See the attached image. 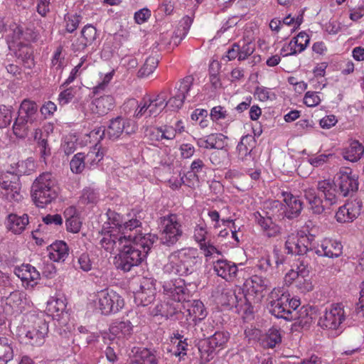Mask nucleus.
Masks as SVG:
<instances>
[{
    "mask_svg": "<svg viewBox=\"0 0 364 364\" xmlns=\"http://www.w3.org/2000/svg\"><path fill=\"white\" fill-rule=\"evenodd\" d=\"M364 154V146L358 141L354 140L342 151L343 157L350 162L358 161Z\"/></svg>",
    "mask_w": 364,
    "mask_h": 364,
    "instance_id": "obj_30",
    "label": "nucleus"
},
{
    "mask_svg": "<svg viewBox=\"0 0 364 364\" xmlns=\"http://www.w3.org/2000/svg\"><path fill=\"white\" fill-rule=\"evenodd\" d=\"M200 177L199 176L193 173L191 170L181 177L183 184L192 188L198 186L200 183Z\"/></svg>",
    "mask_w": 364,
    "mask_h": 364,
    "instance_id": "obj_58",
    "label": "nucleus"
},
{
    "mask_svg": "<svg viewBox=\"0 0 364 364\" xmlns=\"http://www.w3.org/2000/svg\"><path fill=\"white\" fill-rule=\"evenodd\" d=\"M70 166L73 173L76 174L81 173L87 167L85 154L80 152L75 154L70 161Z\"/></svg>",
    "mask_w": 364,
    "mask_h": 364,
    "instance_id": "obj_43",
    "label": "nucleus"
},
{
    "mask_svg": "<svg viewBox=\"0 0 364 364\" xmlns=\"http://www.w3.org/2000/svg\"><path fill=\"white\" fill-rule=\"evenodd\" d=\"M239 61L245 60L250 55H251L255 50V44L252 42H247L245 41H239Z\"/></svg>",
    "mask_w": 364,
    "mask_h": 364,
    "instance_id": "obj_47",
    "label": "nucleus"
},
{
    "mask_svg": "<svg viewBox=\"0 0 364 364\" xmlns=\"http://www.w3.org/2000/svg\"><path fill=\"white\" fill-rule=\"evenodd\" d=\"M28 321L31 324L28 326L26 338L32 346H42L48 333V322L43 315L38 316L34 314L29 315Z\"/></svg>",
    "mask_w": 364,
    "mask_h": 364,
    "instance_id": "obj_11",
    "label": "nucleus"
},
{
    "mask_svg": "<svg viewBox=\"0 0 364 364\" xmlns=\"http://www.w3.org/2000/svg\"><path fill=\"white\" fill-rule=\"evenodd\" d=\"M14 358L12 342L6 337H0V364H7Z\"/></svg>",
    "mask_w": 364,
    "mask_h": 364,
    "instance_id": "obj_37",
    "label": "nucleus"
},
{
    "mask_svg": "<svg viewBox=\"0 0 364 364\" xmlns=\"http://www.w3.org/2000/svg\"><path fill=\"white\" fill-rule=\"evenodd\" d=\"M302 269L301 270L300 277L296 284V287L303 293L309 292L313 290L314 286L309 277V270L306 269L304 262H301Z\"/></svg>",
    "mask_w": 364,
    "mask_h": 364,
    "instance_id": "obj_39",
    "label": "nucleus"
},
{
    "mask_svg": "<svg viewBox=\"0 0 364 364\" xmlns=\"http://www.w3.org/2000/svg\"><path fill=\"white\" fill-rule=\"evenodd\" d=\"M213 269L218 277L229 282L235 280L238 272L237 264L225 259H218L213 262Z\"/></svg>",
    "mask_w": 364,
    "mask_h": 364,
    "instance_id": "obj_18",
    "label": "nucleus"
},
{
    "mask_svg": "<svg viewBox=\"0 0 364 364\" xmlns=\"http://www.w3.org/2000/svg\"><path fill=\"white\" fill-rule=\"evenodd\" d=\"M281 194L287 205L285 208H283V205L278 200H274L272 203V208L273 209H277L278 212L282 210L281 213L277 214V217L279 218L286 217L288 219L297 218L301 214L303 209L301 200L289 192L282 191Z\"/></svg>",
    "mask_w": 364,
    "mask_h": 364,
    "instance_id": "obj_12",
    "label": "nucleus"
},
{
    "mask_svg": "<svg viewBox=\"0 0 364 364\" xmlns=\"http://www.w3.org/2000/svg\"><path fill=\"white\" fill-rule=\"evenodd\" d=\"M160 242L167 247L176 244L183 235L182 225L176 214L160 218Z\"/></svg>",
    "mask_w": 364,
    "mask_h": 364,
    "instance_id": "obj_7",
    "label": "nucleus"
},
{
    "mask_svg": "<svg viewBox=\"0 0 364 364\" xmlns=\"http://www.w3.org/2000/svg\"><path fill=\"white\" fill-rule=\"evenodd\" d=\"M23 161L18 164L17 171H6L0 174V186L2 189L3 196L10 201L18 202L22 200L23 196L21 193V183L20 176L24 172L19 169L23 166Z\"/></svg>",
    "mask_w": 364,
    "mask_h": 364,
    "instance_id": "obj_8",
    "label": "nucleus"
},
{
    "mask_svg": "<svg viewBox=\"0 0 364 364\" xmlns=\"http://www.w3.org/2000/svg\"><path fill=\"white\" fill-rule=\"evenodd\" d=\"M297 318L299 326L306 329L310 326L313 321V318L311 314L309 313V309L304 306L300 309Z\"/></svg>",
    "mask_w": 364,
    "mask_h": 364,
    "instance_id": "obj_48",
    "label": "nucleus"
},
{
    "mask_svg": "<svg viewBox=\"0 0 364 364\" xmlns=\"http://www.w3.org/2000/svg\"><path fill=\"white\" fill-rule=\"evenodd\" d=\"M346 320V313L341 304H334L326 309L323 315L321 316L318 325L322 328L336 330L341 328Z\"/></svg>",
    "mask_w": 364,
    "mask_h": 364,
    "instance_id": "obj_13",
    "label": "nucleus"
},
{
    "mask_svg": "<svg viewBox=\"0 0 364 364\" xmlns=\"http://www.w3.org/2000/svg\"><path fill=\"white\" fill-rule=\"evenodd\" d=\"M155 294L152 293V295H149L148 291L138 290L135 294V300L139 302V304L146 306L154 301L155 299Z\"/></svg>",
    "mask_w": 364,
    "mask_h": 364,
    "instance_id": "obj_51",
    "label": "nucleus"
},
{
    "mask_svg": "<svg viewBox=\"0 0 364 364\" xmlns=\"http://www.w3.org/2000/svg\"><path fill=\"white\" fill-rule=\"evenodd\" d=\"M28 216L27 214L18 215L15 213H10L6 219V228L14 234H21L28 225Z\"/></svg>",
    "mask_w": 364,
    "mask_h": 364,
    "instance_id": "obj_25",
    "label": "nucleus"
},
{
    "mask_svg": "<svg viewBox=\"0 0 364 364\" xmlns=\"http://www.w3.org/2000/svg\"><path fill=\"white\" fill-rule=\"evenodd\" d=\"M210 116L213 122L224 120L230 117L227 109L220 105L213 107L210 110Z\"/></svg>",
    "mask_w": 364,
    "mask_h": 364,
    "instance_id": "obj_52",
    "label": "nucleus"
},
{
    "mask_svg": "<svg viewBox=\"0 0 364 364\" xmlns=\"http://www.w3.org/2000/svg\"><path fill=\"white\" fill-rule=\"evenodd\" d=\"M102 159V155L100 154V151L97 150L96 148H94L85 154V163L87 167L89 168L96 165Z\"/></svg>",
    "mask_w": 364,
    "mask_h": 364,
    "instance_id": "obj_50",
    "label": "nucleus"
},
{
    "mask_svg": "<svg viewBox=\"0 0 364 364\" xmlns=\"http://www.w3.org/2000/svg\"><path fill=\"white\" fill-rule=\"evenodd\" d=\"M0 31L6 33L8 41L18 43L24 41L26 42H36L38 39V33L35 29L26 28L14 22L9 17L0 18Z\"/></svg>",
    "mask_w": 364,
    "mask_h": 364,
    "instance_id": "obj_6",
    "label": "nucleus"
},
{
    "mask_svg": "<svg viewBox=\"0 0 364 364\" xmlns=\"http://www.w3.org/2000/svg\"><path fill=\"white\" fill-rule=\"evenodd\" d=\"M223 304L235 308L238 307V305L242 301H245V294L241 289L236 290H227L222 294L221 296Z\"/></svg>",
    "mask_w": 364,
    "mask_h": 364,
    "instance_id": "obj_32",
    "label": "nucleus"
},
{
    "mask_svg": "<svg viewBox=\"0 0 364 364\" xmlns=\"http://www.w3.org/2000/svg\"><path fill=\"white\" fill-rule=\"evenodd\" d=\"M31 197L38 207L43 208L57 197L55 180L49 172L37 177L31 186Z\"/></svg>",
    "mask_w": 364,
    "mask_h": 364,
    "instance_id": "obj_4",
    "label": "nucleus"
},
{
    "mask_svg": "<svg viewBox=\"0 0 364 364\" xmlns=\"http://www.w3.org/2000/svg\"><path fill=\"white\" fill-rule=\"evenodd\" d=\"M304 198L307 200L309 208L314 214L320 215L326 210L331 209V205L326 204V201L321 198L315 189L306 188L304 190Z\"/></svg>",
    "mask_w": 364,
    "mask_h": 364,
    "instance_id": "obj_22",
    "label": "nucleus"
},
{
    "mask_svg": "<svg viewBox=\"0 0 364 364\" xmlns=\"http://www.w3.org/2000/svg\"><path fill=\"white\" fill-rule=\"evenodd\" d=\"M343 253V245L340 242L325 239L315 250V254L321 257L337 258Z\"/></svg>",
    "mask_w": 364,
    "mask_h": 364,
    "instance_id": "obj_21",
    "label": "nucleus"
},
{
    "mask_svg": "<svg viewBox=\"0 0 364 364\" xmlns=\"http://www.w3.org/2000/svg\"><path fill=\"white\" fill-rule=\"evenodd\" d=\"M63 47L58 46L55 50L52 59L50 70L54 77L61 75L64 67L65 66V54L63 53Z\"/></svg>",
    "mask_w": 364,
    "mask_h": 364,
    "instance_id": "obj_35",
    "label": "nucleus"
},
{
    "mask_svg": "<svg viewBox=\"0 0 364 364\" xmlns=\"http://www.w3.org/2000/svg\"><path fill=\"white\" fill-rule=\"evenodd\" d=\"M114 107V100L111 95H103L95 99L90 105L92 112L105 115Z\"/></svg>",
    "mask_w": 364,
    "mask_h": 364,
    "instance_id": "obj_26",
    "label": "nucleus"
},
{
    "mask_svg": "<svg viewBox=\"0 0 364 364\" xmlns=\"http://www.w3.org/2000/svg\"><path fill=\"white\" fill-rule=\"evenodd\" d=\"M237 150L238 151V158L242 162H244L246 165H249L250 162L252 161V157L251 155L252 150L242 144L240 146V141L237 146Z\"/></svg>",
    "mask_w": 364,
    "mask_h": 364,
    "instance_id": "obj_54",
    "label": "nucleus"
},
{
    "mask_svg": "<svg viewBox=\"0 0 364 364\" xmlns=\"http://www.w3.org/2000/svg\"><path fill=\"white\" fill-rule=\"evenodd\" d=\"M13 112L11 106L0 105V128H5L11 124Z\"/></svg>",
    "mask_w": 364,
    "mask_h": 364,
    "instance_id": "obj_45",
    "label": "nucleus"
},
{
    "mask_svg": "<svg viewBox=\"0 0 364 364\" xmlns=\"http://www.w3.org/2000/svg\"><path fill=\"white\" fill-rule=\"evenodd\" d=\"M68 255L69 249L64 241H56L50 245L49 257L54 262H64Z\"/></svg>",
    "mask_w": 364,
    "mask_h": 364,
    "instance_id": "obj_31",
    "label": "nucleus"
},
{
    "mask_svg": "<svg viewBox=\"0 0 364 364\" xmlns=\"http://www.w3.org/2000/svg\"><path fill=\"white\" fill-rule=\"evenodd\" d=\"M194 78L191 75H187L176 83L174 93L167 100L168 96V90L161 91L156 97H146L148 107L149 109V117H156L167 106L172 110L180 109L184 103L189 92L193 85Z\"/></svg>",
    "mask_w": 364,
    "mask_h": 364,
    "instance_id": "obj_2",
    "label": "nucleus"
},
{
    "mask_svg": "<svg viewBox=\"0 0 364 364\" xmlns=\"http://www.w3.org/2000/svg\"><path fill=\"white\" fill-rule=\"evenodd\" d=\"M164 291L175 301L181 302L186 300L188 294L186 292L184 281L175 280L174 282H166L164 284Z\"/></svg>",
    "mask_w": 364,
    "mask_h": 364,
    "instance_id": "obj_23",
    "label": "nucleus"
},
{
    "mask_svg": "<svg viewBox=\"0 0 364 364\" xmlns=\"http://www.w3.org/2000/svg\"><path fill=\"white\" fill-rule=\"evenodd\" d=\"M15 55L23 65L28 69H32L35 65L33 50L31 46L23 42L16 43Z\"/></svg>",
    "mask_w": 364,
    "mask_h": 364,
    "instance_id": "obj_24",
    "label": "nucleus"
},
{
    "mask_svg": "<svg viewBox=\"0 0 364 364\" xmlns=\"http://www.w3.org/2000/svg\"><path fill=\"white\" fill-rule=\"evenodd\" d=\"M333 157V154H320L308 159V162L314 167H319L326 164L330 158Z\"/></svg>",
    "mask_w": 364,
    "mask_h": 364,
    "instance_id": "obj_64",
    "label": "nucleus"
},
{
    "mask_svg": "<svg viewBox=\"0 0 364 364\" xmlns=\"http://www.w3.org/2000/svg\"><path fill=\"white\" fill-rule=\"evenodd\" d=\"M157 136V139H173L176 137V130L171 127H168L162 129L161 128L156 129L155 131Z\"/></svg>",
    "mask_w": 364,
    "mask_h": 364,
    "instance_id": "obj_60",
    "label": "nucleus"
},
{
    "mask_svg": "<svg viewBox=\"0 0 364 364\" xmlns=\"http://www.w3.org/2000/svg\"><path fill=\"white\" fill-rule=\"evenodd\" d=\"M187 311L190 318L193 321H201L207 316L204 304L200 300H193L190 305H188Z\"/></svg>",
    "mask_w": 364,
    "mask_h": 364,
    "instance_id": "obj_38",
    "label": "nucleus"
},
{
    "mask_svg": "<svg viewBox=\"0 0 364 364\" xmlns=\"http://www.w3.org/2000/svg\"><path fill=\"white\" fill-rule=\"evenodd\" d=\"M282 339L281 330L272 326L266 333L262 343L265 348H274L282 343Z\"/></svg>",
    "mask_w": 364,
    "mask_h": 364,
    "instance_id": "obj_36",
    "label": "nucleus"
},
{
    "mask_svg": "<svg viewBox=\"0 0 364 364\" xmlns=\"http://www.w3.org/2000/svg\"><path fill=\"white\" fill-rule=\"evenodd\" d=\"M37 146L40 153L41 159L44 162L51 155V149L46 139H39L37 143Z\"/></svg>",
    "mask_w": 364,
    "mask_h": 364,
    "instance_id": "obj_56",
    "label": "nucleus"
},
{
    "mask_svg": "<svg viewBox=\"0 0 364 364\" xmlns=\"http://www.w3.org/2000/svg\"><path fill=\"white\" fill-rule=\"evenodd\" d=\"M358 178L349 168H342L338 173L336 186L338 187L339 195L346 197L358 189Z\"/></svg>",
    "mask_w": 364,
    "mask_h": 364,
    "instance_id": "obj_15",
    "label": "nucleus"
},
{
    "mask_svg": "<svg viewBox=\"0 0 364 364\" xmlns=\"http://www.w3.org/2000/svg\"><path fill=\"white\" fill-rule=\"evenodd\" d=\"M215 348L207 343L204 340L199 343L198 350L200 354V364H207L213 359L215 353Z\"/></svg>",
    "mask_w": 364,
    "mask_h": 364,
    "instance_id": "obj_40",
    "label": "nucleus"
},
{
    "mask_svg": "<svg viewBox=\"0 0 364 364\" xmlns=\"http://www.w3.org/2000/svg\"><path fill=\"white\" fill-rule=\"evenodd\" d=\"M81 17L78 15H70L67 14L65 16V21L66 23L65 28L68 33H73L77 29L80 22Z\"/></svg>",
    "mask_w": 364,
    "mask_h": 364,
    "instance_id": "obj_57",
    "label": "nucleus"
},
{
    "mask_svg": "<svg viewBox=\"0 0 364 364\" xmlns=\"http://www.w3.org/2000/svg\"><path fill=\"white\" fill-rule=\"evenodd\" d=\"M289 294L284 289H274L269 294L268 309L269 313L277 318L287 321L296 319V315L292 314L287 308Z\"/></svg>",
    "mask_w": 364,
    "mask_h": 364,
    "instance_id": "obj_10",
    "label": "nucleus"
},
{
    "mask_svg": "<svg viewBox=\"0 0 364 364\" xmlns=\"http://www.w3.org/2000/svg\"><path fill=\"white\" fill-rule=\"evenodd\" d=\"M202 264V258L197 249L185 247L172 252L164 265V272L168 274L188 276L196 272Z\"/></svg>",
    "mask_w": 364,
    "mask_h": 364,
    "instance_id": "obj_3",
    "label": "nucleus"
},
{
    "mask_svg": "<svg viewBox=\"0 0 364 364\" xmlns=\"http://www.w3.org/2000/svg\"><path fill=\"white\" fill-rule=\"evenodd\" d=\"M99 200V193L91 188L83 189L80 198V202L82 204H96Z\"/></svg>",
    "mask_w": 364,
    "mask_h": 364,
    "instance_id": "obj_46",
    "label": "nucleus"
},
{
    "mask_svg": "<svg viewBox=\"0 0 364 364\" xmlns=\"http://www.w3.org/2000/svg\"><path fill=\"white\" fill-rule=\"evenodd\" d=\"M141 217L134 215V217L129 219L127 221H123L122 226V230L117 235H124L129 239L133 240V237L135 235H143L141 233L138 234L140 232L139 228L141 227Z\"/></svg>",
    "mask_w": 364,
    "mask_h": 364,
    "instance_id": "obj_28",
    "label": "nucleus"
},
{
    "mask_svg": "<svg viewBox=\"0 0 364 364\" xmlns=\"http://www.w3.org/2000/svg\"><path fill=\"white\" fill-rule=\"evenodd\" d=\"M82 38H83L90 45L96 39L97 29L91 24L84 26L81 31Z\"/></svg>",
    "mask_w": 364,
    "mask_h": 364,
    "instance_id": "obj_55",
    "label": "nucleus"
},
{
    "mask_svg": "<svg viewBox=\"0 0 364 364\" xmlns=\"http://www.w3.org/2000/svg\"><path fill=\"white\" fill-rule=\"evenodd\" d=\"M158 239L156 235L151 233L135 235L133 240L124 235L112 234L102 237L100 244L106 251L118 255L115 265L127 272L144 260Z\"/></svg>",
    "mask_w": 364,
    "mask_h": 364,
    "instance_id": "obj_1",
    "label": "nucleus"
},
{
    "mask_svg": "<svg viewBox=\"0 0 364 364\" xmlns=\"http://www.w3.org/2000/svg\"><path fill=\"white\" fill-rule=\"evenodd\" d=\"M106 217L107 220L104 223L100 232L102 237H105L108 235L119 233L124 221L122 215L109 209L106 213Z\"/></svg>",
    "mask_w": 364,
    "mask_h": 364,
    "instance_id": "obj_19",
    "label": "nucleus"
},
{
    "mask_svg": "<svg viewBox=\"0 0 364 364\" xmlns=\"http://www.w3.org/2000/svg\"><path fill=\"white\" fill-rule=\"evenodd\" d=\"M16 275L24 282H26L31 286H33L37 284V280L40 279V274L36 269L31 264L22 265L18 269Z\"/></svg>",
    "mask_w": 364,
    "mask_h": 364,
    "instance_id": "obj_33",
    "label": "nucleus"
},
{
    "mask_svg": "<svg viewBox=\"0 0 364 364\" xmlns=\"http://www.w3.org/2000/svg\"><path fill=\"white\" fill-rule=\"evenodd\" d=\"M200 248L203 251L205 257H213L215 255H221L222 252L210 242L201 243Z\"/></svg>",
    "mask_w": 364,
    "mask_h": 364,
    "instance_id": "obj_61",
    "label": "nucleus"
},
{
    "mask_svg": "<svg viewBox=\"0 0 364 364\" xmlns=\"http://www.w3.org/2000/svg\"><path fill=\"white\" fill-rule=\"evenodd\" d=\"M159 62V55L149 56L146 59V61L142 68L139 71V75L141 77L149 76L156 68Z\"/></svg>",
    "mask_w": 364,
    "mask_h": 364,
    "instance_id": "obj_41",
    "label": "nucleus"
},
{
    "mask_svg": "<svg viewBox=\"0 0 364 364\" xmlns=\"http://www.w3.org/2000/svg\"><path fill=\"white\" fill-rule=\"evenodd\" d=\"M133 325L130 321H121L114 323L110 328V333L117 337L124 340H128L133 333Z\"/></svg>",
    "mask_w": 364,
    "mask_h": 364,
    "instance_id": "obj_29",
    "label": "nucleus"
},
{
    "mask_svg": "<svg viewBox=\"0 0 364 364\" xmlns=\"http://www.w3.org/2000/svg\"><path fill=\"white\" fill-rule=\"evenodd\" d=\"M1 303L4 304V311L9 314L17 311L22 303V294L18 291H12L8 296L1 298Z\"/></svg>",
    "mask_w": 364,
    "mask_h": 364,
    "instance_id": "obj_34",
    "label": "nucleus"
},
{
    "mask_svg": "<svg viewBox=\"0 0 364 364\" xmlns=\"http://www.w3.org/2000/svg\"><path fill=\"white\" fill-rule=\"evenodd\" d=\"M95 304L96 309L103 315H109L118 312L124 306V302L122 296L116 291L105 289L95 295Z\"/></svg>",
    "mask_w": 364,
    "mask_h": 364,
    "instance_id": "obj_9",
    "label": "nucleus"
},
{
    "mask_svg": "<svg viewBox=\"0 0 364 364\" xmlns=\"http://www.w3.org/2000/svg\"><path fill=\"white\" fill-rule=\"evenodd\" d=\"M254 95L261 102H265L269 100H273L276 98L275 94L265 87H257Z\"/></svg>",
    "mask_w": 364,
    "mask_h": 364,
    "instance_id": "obj_49",
    "label": "nucleus"
},
{
    "mask_svg": "<svg viewBox=\"0 0 364 364\" xmlns=\"http://www.w3.org/2000/svg\"><path fill=\"white\" fill-rule=\"evenodd\" d=\"M137 130L136 124L122 117H117L110 120L106 129L107 136L111 140H116L124 132L127 135L134 134Z\"/></svg>",
    "mask_w": 364,
    "mask_h": 364,
    "instance_id": "obj_14",
    "label": "nucleus"
},
{
    "mask_svg": "<svg viewBox=\"0 0 364 364\" xmlns=\"http://www.w3.org/2000/svg\"><path fill=\"white\" fill-rule=\"evenodd\" d=\"M66 308V304L63 298L51 297L47 301V311L51 314L55 313L58 315L60 313H63Z\"/></svg>",
    "mask_w": 364,
    "mask_h": 364,
    "instance_id": "obj_42",
    "label": "nucleus"
},
{
    "mask_svg": "<svg viewBox=\"0 0 364 364\" xmlns=\"http://www.w3.org/2000/svg\"><path fill=\"white\" fill-rule=\"evenodd\" d=\"M336 183L331 179H324L318 181L317 183V190L323 197L326 204L331 206L337 203L339 192L336 189Z\"/></svg>",
    "mask_w": 364,
    "mask_h": 364,
    "instance_id": "obj_20",
    "label": "nucleus"
},
{
    "mask_svg": "<svg viewBox=\"0 0 364 364\" xmlns=\"http://www.w3.org/2000/svg\"><path fill=\"white\" fill-rule=\"evenodd\" d=\"M65 225L68 231L77 233L81 228L82 223L77 216L71 215L66 220Z\"/></svg>",
    "mask_w": 364,
    "mask_h": 364,
    "instance_id": "obj_59",
    "label": "nucleus"
},
{
    "mask_svg": "<svg viewBox=\"0 0 364 364\" xmlns=\"http://www.w3.org/2000/svg\"><path fill=\"white\" fill-rule=\"evenodd\" d=\"M38 107L37 104L28 99L23 100L19 107L18 116L15 118L13 124L14 134L19 138L27 136L29 124L36 121Z\"/></svg>",
    "mask_w": 364,
    "mask_h": 364,
    "instance_id": "obj_5",
    "label": "nucleus"
},
{
    "mask_svg": "<svg viewBox=\"0 0 364 364\" xmlns=\"http://www.w3.org/2000/svg\"><path fill=\"white\" fill-rule=\"evenodd\" d=\"M210 149H222L226 144L227 136L222 134H213L208 135Z\"/></svg>",
    "mask_w": 364,
    "mask_h": 364,
    "instance_id": "obj_53",
    "label": "nucleus"
},
{
    "mask_svg": "<svg viewBox=\"0 0 364 364\" xmlns=\"http://www.w3.org/2000/svg\"><path fill=\"white\" fill-rule=\"evenodd\" d=\"M321 102V98L316 92L309 91L304 97V103L308 107H315Z\"/></svg>",
    "mask_w": 364,
    "mask_h": 364,
    "instance_id": "obj_63",
    "label": "nucleus"
},
{
    "mask_svg": "<svg viewBox=\"0 0 364 364\" xmlns=\"http://www.w3.org/2000/svg\"><path fill=\"white\" fill-rule=\"evenodd\" d=\"M130 357L143 364H160L163 353L154 348L134 347L131 350Z\"/></svg>",
    "mask_w": 364,
    "mask_h": 364,
    "instance_id": "obj_17",
    "label": "nucleus"
},
{
    "mask_svg": "<svg viewBox=\"0 0 364 364\" xmlns=\"http://www.w3.org/2000/svg\"><path fill=\"white\" fill-rule=\"evenodd\" d=\"M254 217L266 236L272 237L279 234L280 227L272 221L271 216H264L259 212H256Z\"/></svg>",
    "mask_w": 364,
    "mask_h": 364,
    "instance_id": "obj_27",
    "label": "nucleus"
},
{
    "mask_svg": "<svg viewBox=\"0 0 364 364\" xmlns=\"http://www.w3.org/2000/svg\"><path fill=\"white\" fill-rule=\"evenodd\" d=\"M139 290L148 291L151 296L152 293H156L155 281L151 278L143 277L140 281Z\"/></svg>",
    "mask_w": 364,
    "mask_h": 364,
    "instance_id": "obj_62",
    "label": "nucleus"
},
{
    "mask_svg": "<svg viewBox=\"0 0 364 364\" xmlns=\"http://www.w3.org/2000/svg\"><path fill=\"white\" fill-rule=\"evenodd\" d=\"M362 208L363 203L359 199L348 201L336 212V220L338 223L352 222L360 214Z\"/></svg>",
    "mask_w": 364,
    "mask_h": 364,
    "instance_id": "obj_16",
    "label": "nucleus"
},
{
    "mask_svg": "<svg viewBox=\"0 0 364 364\" xmlns=\"http://www.w3.org/2000/svg\"><path fill=\"white\" fill-rule=\"evenodd\" d=\"M229 338L228 333L223 331H217L211 336L204 339L208 344L212 346V348H216L217 347L223 346L227 343Z\"/></svg>",
    "mask_w": 364,
    "mask_h": 364,
    "instance_id": "obj_44",
    "label": "nucleus"
}]
</instances>
